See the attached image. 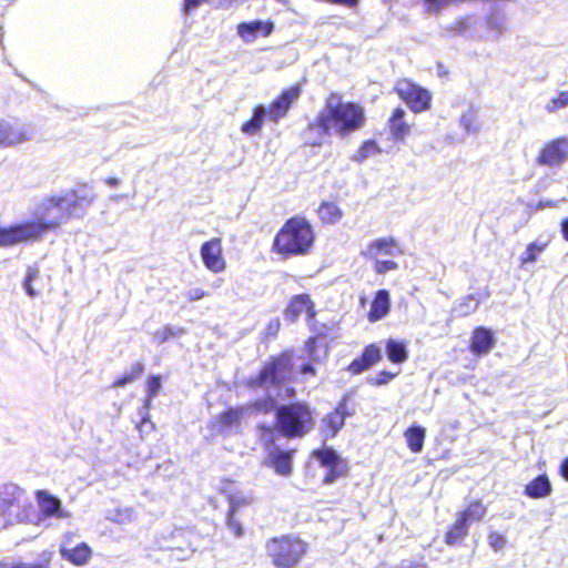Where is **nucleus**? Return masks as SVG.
<instances>
[{"mask_svg": "<svg viewBox=\"0 0 568 568\" xmlns=\"http://www.w3.org/2000/svg\"><path fill=\"white\" fill-rule=\"evenodd\" d=\"M469 526L459 517L453 527L447 531L445 540L448 545L460 541L468 532Z\"/></svg>", "mask_w": 568, "mask_h": 568, "instance_id": "f704fd0d", "label": "nucleus"}, {"mask_svg": "<svg viewBox=\"0 0 568 568\" xmlns=\"http://www.w3.org/2000/svg\"><path fill=\"white\" fill-rule=\"evenodd\" d=\"M68 199V205L73 211V216L80 217L83 214L82 204L90 205L94 199L93 194H90L85 189H79L63 195Z\"/></svg>", "mask_w": 568, "mask_h": 568, "instance_id": "a878e982", "label": "nucleus"}, {"mask_svg": "<svg viewBox=\"0 0 568 568\" xmlns=\"http://www.w3.org/2000/svg\"><path fill=\"white\" fill-rule=\"evenodd\" d=\"M506 16L504 12L498 10H493L487 17H486V26L487 29L496 34V37H499L505 30H506Z\"/></svg>", "mask_w": 568, "mask_h": 568, "instance_id": "72a5a7b5", "label": "nucleus"}, {"mask_svg": "<svg viewBox=\"0 0 568 568\" xmlns=\"http://www.w3.org/2000/svg\"><path fill=\"white\" fill-rule=\"evenodd\" d=\"M244 408H229L219 416V420L224 428L237 425L242 418Z\"/></svg>", "mask_w": 568, "mask_h": 568, "instance_id": "58836bf2", "label": "nucleus"}, {"mask_svg": "<svg viewBox=\"0 0 568 568\" xmlns=\"http://www.w3.org/2000/svg\"><path fill=\"white\" fill-rule=\"evenodd\" d=\"M185 334V329L182 327H173L170 325L164 326L162 329H158L153 334V341L158 344L165 343L169 338L173 336H181Z\"/></svg>", "mask_w": 568, "mask_h": 568, "instance_id": "ea45409f", "label": "nucleus"}, {"mask_svg": "<svg viewBox=\"0 0 568 568\" xmlns=\"http://www.w3.org/2000/svg\"><path fill=\"white\" fill-rule=\"evenodd\" d=\"M379 152H381V149L377 145L376 141L367 140L362 144V146L357 150V152L351 159L354 162L363 163L369 156H372L374 154H378Z\"/></svg>", "mask_w": 568, "mask_h": 568, "instance_id": "e433bc0d", "label": "nucleus"}, {"mask_svg": "<svg viewBox=\"0 0 568 568\" xmlns=\"http://www.w3.org/2000/svg\"><path fill=\"white\" fill-rule=\"evenodd\" d=\"M395 91L413 112H423L430 106V92L409 80L397 81Z\"/></svg>", "mask_w": 568, "mask_h": 568, "instance_id": "6e6552de", "label": "nucleus"}, {"mask_svg": "<svg viewBox=\"0 0 568 568\" xmlns=\"http://www.w3.org/2000/svg\"><path fill=\"white\" fill-rule=\"evenodd\" d=\"M154 397H150V395H146V398L144 399V404L141 407L139 415L141 416V425L139 426L140 430L142 432V428L150 424L151 428H154V425L150 422V414L149 409L151 407V403Z\"/></svg>", "mask_w": 568, "mask_h": 568, "instance_id": "8fccbe9b", "label": "nucleus"}, {"mask_svg": "<svg viewBox=\"0 0 568 568\" xmlns=\"http://www.w3.org/2000/svg\"><path fill=\"white\" fill-rule=\"evenodd\" d=\"M0 568H49V562L48 561L34 562V564H28V562H18V564L0 562Z\"/></svg>", "mask_w": 568, "mask_h": 568, "instance_id": "6e6d98bb", "label": "nucleus"}, {"mask_svg": "<svg viewBox=\"0 0 568 568\" xmlns=\"http://www.w3.org/2000/svg\"><path fill=\"white\" fill-rule=\"evenodd\" d=\"M295 377L294 356L291 351H284L280 355L271 356L264 363L257 375L250 376L245 381V387L254 394L263 393L262 397L252 400L245 409L252 414H268L274 412L281 404L277 403V395L281 389Z\"/></svg>", "mask_w": 568, "mask_h": 568, "instance_id": "f257e3e1", "label": "nucleus"}, {"mask_svg": "<svg viewBox=\"0 0 568 568\" xmlns=\"http://www.w3.org/2000/svg\"><path fill=\"white\" fill-rule=\"evenodd\" d=\"M276 419L280 435L287 439L303 438L315 426L313 409L305 402L281 404Z\"/></svg>", "mask_w": 568, "mask_h": 568, "instance_id": "39448f33", "label": "nucleus"}, {"mask_svg": "<svg viewBox=\"0 0 568 568\" xmlns=\"http://www.w3.org/2000/svg\"><path fill=\"white\" fill-rule=\"evenodd\" d=\"M315 234L311 223L303 216L288 219L276 233L273 248L285 256L305 255L314 244Z\"/></svg>", "mask_w": 568, "mask_h": 568, "instance_id": "7ed1b4c3", "label": "nucleus"}, {"mask_svg": "<svg viewBox=\"0 0 568 568\" xmlns=\"http://www.w3.org/2000/svg\"><path fill=\"white\" fill-rule=\"evenodd\" d=\"M386 355L392 363H404L408 358L405 343L392 338L388 339L386 343Z\"/></svg>", "mask_w": 568, "mask_h": 568, "instance_id": "c756f323", "label": "nucleus"}, {"mask_svg": "<svg viewBox=\"0 0 568 568\" xmlns=\"http://www.w3.org/2000/svg\"><path fill=\"white\" fill-rule=\"evenodd\" d=\"M479 302L474 296L468 295L463 300L462 303L456 307V312L460 316H467L478 308Z\"/></svg>", "mask_w": 568, "mask_h": 568, "instance_id": "37998d69", "label": "nucleus"}, {"mask_svg": "<svg viewBox=\"0 0 568 568\" xmlns=\"http://www.w3.org/2000/svg\"><path fill=\"white\" fill-rule=\"evenodd\" d=\"M193 552L194 549L191 548L190 546L185 548L172 547V556L175 557L178 560L187 559Z\"/></svg>", "mask_w": 568, "mask_h": 568, "instance_id": "4d7b16f0", "label": "nucleus"}, {"mask_svg": "<svg viewBox=\"0 0 568 568\" xmlns=\"http://www.w3.org/2000/svg\"><path fill=\"white\" fill-rule=\"evenodd\" d=\"M31 509V499L23 488L12 483L0 485V518L4 526L27 521Z\"/></svg>", "mask_w": 568, "mask_h": 568, "instance_id": "423d86ee", "label": "nucleus"}, {"mask_svg": "<svg viewBox=\"0 0 568 568\" xmlns=\"http://www.w3.org/2000/svg\"><path fill=\"white\" fill-rule=\"evenodd\" d=\"M187 531L180 528L173 531V538L183 537Z\"/></svg>", "mask_w": 568, "mask_h": 568, "instance_id": "774afa93", "label": "nucleus"}, {"mask_svg": "<svg viewBox=\"0 0 568 568\" xmlns=\"http://www.w3.org/2000/svg\"><path fill=\"white\" fill-rule=\"evenodd\" d=\"M295 450H285L280 446H272L266 453L264 464L275 470L280 476L287 477L293 470V456Z\"/></svg>", "mask_w": 568, "mask_h": 568, "instance_id": "ddd939ff", "label": "nucleus"}, {"mask_svg": "<svg viewBox=\"0 0 568 568\" xmlns=\"http://www.w3.org/2000/svg\"><path fill=\"white\" fill-rule=\"evenodd\" d=\"M377 568H389L386 566H379ZM390 568H427L426 565L412 561V560H402L398 565L390 567Z\"/></svg>", "mask_w": 568, "mask_h": 568, "instance_id": "13d9d810", "label": "nucleus"}, {"mask_svg": "<svg viewBox=\"0 0 568 568\" xmlns=\"http://www.w3.org/2000/svg\"><path fill=\"white\" fill-rule=\"evenodd\" d=\"M144 372V364L141 362H136L119 378H116L112 387L119 388L124 387L128 384L133 383L136 381Z\"/></svg>", "mask_w": 568, "mask_h": 568, "instance_id": "473e14b6", "label": "nucleus"}, {"mask_svg": "<svg viewBox=\"0 0 568 568\" xmlns=\"http://www.w3.org/2000/svg\"><path fill=\"white\" fill-rule=\"evenodd\" d=\"M301 88L300 85H293L284 90L270 105L267 109V116L270 121L277 123L283 119L292 104L300 98Z\"/></svg>", "mask_w": 568, "mask_h": 568, "instance_id": "f8f14e48", "label": "nucleus"}, {"mask_svg": "<svg viewBox=\"0 0 568 568\" xmlns=\"http://www.w3.org/2000/svg\"><path fill=\"white\" fill-rule=\"evenodd\" d=\"M551 493V484L547 475H538L525 487V495L534 498H545Z\"/></svg>", "mask_w": 568, "mask_h": 568, "instance_id": "393cba45", "label": "nucleus"}, {"mask_svg": "<svg viewBox=\"0 0 568 568\" xmlns=\"http://www.w3.org/2000/svg\"><path fill=\"white\" fill-rule=\"evenodd\" d=\"M250 503L251 501L248 498L232 495V496H230V499H229V511L227 513L236 514L241 507L246 506Z\"/></svg>", "mask_w": 568, "mask_h": 568, "instance_id": "603ef678", "label": "nucleus"}, {"mask_svg": "<svg viewBox=\"0 0 568 568\" xmlns=\"http://www.w3.org/2000/svg\"><path fill=\"white\" fill-rule=\"evenodd\" d=\"M318 216L324 223L334 224L341 220L342 211L333 202H323L318 207Z\"/></svg>", "mask_w": 568, "mask_h": 568, "instance_id": "2f4dec72", "label": "nucleus"}, {"mask_svg": "<svg viewBox=\"0 0 568 568\" xmlns=\"http://www.w3.org/2000/svg\"><path fill=\"white\" fill-rule=\"evenodd\" d=\"M486 514V507L480 501L471 503L462 514L460 518L469 526L470 523L479 521Z\"/></svg>", "mask_w": 568, "mask_h": 568, "instance_id": "c9c22d12", "label": "nucleus"}, {"mask_svg": "<svg viewBox=\"0 0 568 568\" xmlns=\"http://www.w3.org/2000/svg\"><path fill=\"white\" fill-rule=\"evenodd\" d=\"M326 469L327 473L323 478L324 485H331L335 483L338 478L345 476L347 471L346 465L344 463L332 467H327Z\"/></svg>", "mask_w": 568, "mask_h": 568, "instance_id": "a19ab883", "label": "nucleus"}, {"mask_svg": "<svg viewBox=\"0 0 568 568\" xmlns=\"http://www.w3.org/2000/svg\"><path fill=\"white\" fill-rule=\"evenodd\" d=\"M398 373H392L388 371L379 372L375 377H368L367 383L373 386H382L388 384Z\"/></svg>", "mask_w": 568, "mask_h": 568, "instance_id": "09e8293b", "label": "nucleus"}, {"mask_svg": "<svg viewBox=\"0 0 568 568\" xmlns=\"http://www.w3.org/2000/svg\"><path fill=\"white\" fill-rule=\"evenodd\" d=\"M33 220L24 222L32 240L41 239L50 230L67 223L73 216L64 196H51L42 200L34 209Z\"/></svg>", "mask_w": 568, "mask_h": 568, "instance_id": "20e7f679", "label": "nucleus"}, {"mask_svg": "<svg viewBox=\"0 0 568 568\" xmlns=\"http://www.w3.org/2000/svg\"><path fill=\"white\" fill-rule=\"evenodd\" d=\"M335 409H336V412H338L342 415V417L345 420L347 417H351V416L355 415V413H356V407L354 404L349 403L348 395L343 396V398L339 400V403L337 404Z\"/></svg>", "mask_w": 568, "mask_h": 568, "instance_id": "49530a36", "label": "nucleus"}, {"mask_svg": "<svg viewBox=\"0 0 568 568\" xmlns=\"http://www.w3.org/2000/svg\"><path fill=\"white\" fill-rule=\"evenodd\" d=\"M203 0H184L183 11L185 14H190L202 4Z\"/></svg>", "mask_w": 568, "mask_h": 568, "instance_id": "052dcab7", "label": "nucleus"}, {"mask_svg": "<svg viewBox=\"0 0 568 568\" xmlns=\"http://www.w3.org/2000/svg\"><path fill=\"white\" fill-rule=\"evenodd\" d=\"M301 373L302 374H314L315 373V368L312 364L307 363V364H303L302 367H301Z\"/></svg>", "mask_w": 568, "mask_h": 568, "instance_id": "0e129e2a", "label": "nucleus"}, {"mask_svg": "<svg viewBox=\"0 0 568 568\" xmlns=\"http://www.w3.org/2000/svg\"><path fill=\"white\" fill-rule=\"evenodd\" d=\"M205 295H206V293L202 288L194 287V288H191L187 291L186 298L190 302H195V301L203 298Z\"/></svg>", "mask_w": 568, "mask_h": 568, "instance_id": "bf43d9fd", "label": "nucleus"}, {"mask_svg": "<svg viewBox=\"0 0 568 568\" xmlns=\"http://www.w3.org/2000/svg\"><path fill=\"white\" fill-rule=\"evenodd\" d=\"M382 348L377 344L367 345L362 355L352 361L348 365L347 371L354 375H358L374 365H376L382 359Z\"/></svg>", "mask_w": 568, "mask_h": 568, "instance_id": "2eb2a0df", "label": "nucleus"}, {"mask_svg": "<svg viewBox=\"0 0 568 568\" xmlns=\"http://www.w3.org/2000/svg\"><path fill=\"white\" fill-rule=\"evenodd\" d=\"M405 438L408 445V448L413 453H420L424 447V442L426 437V429L422 426H410L405 432Z\"/></svg>", "mask_w": 568, "mask_h": 568, "instance_id": "c85d7f7f", "label": "nucleus"}, {"mask_svg": "<svg viewBox=\"0 0 568 568\" xmlns=\"http://www.w3.org/2000/svg\"><path fill=\"white\" fill-rule=\"evenodd\" d=\"M568 106V91H561L559 94L549 100L546 110L550 113Z\"/></svg>", "mask_w": 568, "mask_h": 568, "instance_id": "c03bdc74", "label": "nucleus"}, {"mask_svg": "<svg viewBox=\"0 0 568 568\" xmlns=\"http://www.w3.org/2000/svg\"><path fill=\"white\" fill-rule=\"evenodd\" d=\"M258 438L262 445L265 447L266 453L270 450L272 446H277L275 440L280 435V429L277 428V419L273 425L266 423H260L256 426Z\"/></svg>", "mask_w": 568, "mask_h": 568, "instance_id": "cd10ccee", "label": "nucleus"}, {"mask_svg": "<svg viewBox=\"0 0 568 568\" xmlns=\"http://www.w3.org/2000/svg\"><path fill=\"white\" fill-rule=\"evenodd\" d=\"M547 243H542L540 241L531 242L526 251L520 255V264L524 266L528 263H534L537 261L538 255L545 250Z\"/></svg>", "mask_w": 568, "mask_h": 568, "instance_id": "4c0bfd02", "label": "nucleus"}, {"mask_svg": "<svg viewBox=\"0 0 568 568\" xmlns=\"http://www.w3.org/2000/svg\"><path fill=\"white\" fill-rule=\"evenodd\" d=\"M390 310V295L387 290H378L372 301L368 312L369 322L374 323L384 318Z\"/></svg>", "mask_w": 568, "mask_h": 568, "instance_id": "aec40b11", "label": "nucleus"}, {"mask_svg": "<svg viewBox=\"0 0 568 568\" xmlns=\"http://www.w3.org/2000/svg\"><path fill=\"white\" fill-rule=\"evenodd\" d=\"M344 425L345 419L338 412H336V409L325 415L321 422L320 427L323 442L326 443L328 439L334 438Z\"/></svg>", "mask_w": 568, "mask_h": 568, "instance_id": "412c9836", "label": "nucleus"}, {"mask_svg": "<svg viewBox=\"0 0 568 568\" xmlns=\"http://www.w3.org/2000/svg\"><path fill=\"white\" fill-rule=\"evenodd\" d=\"M27 241H32V239L24 222L9 227H0V247L12 246Z\"/></svg>", "mask_w": 568, "mask_h": 568, "instance_id": "6ab92c4d", "label": "nucleus"}, {"mask_svg": "<svg viewBox=\"0 0 568 568\" xmlns=\"http://www.w3.org/2000/svg\"><path fill=\"white\" fill-rule=\"evenodd\" d=\"M365 112L354 102H343L342 98L332 93L325 106L318 112L315 120L308 123V132L315 133L314 139H307L313 146L322 144V138L334 130L341 138L358 131L365 123Z\"/></svg>", "mask_w": 568, "mask_h": 568, "instance_id": "f03ea898", "label": "nucleus"}, {"mask_svg": "<svg viewBox=\"0 0 568 568\" xmlns=\"http://www.w3.org/2000/svg\"><path fill=\"white\" fill-rule=\"evenodd\" d=\"M312 455L320 463V465L325 468L343 464L339 455L332 447L316 449Z\"/></svg>", "mask_w": 568, "mask_h": 568, "instance_id": "7c9ffc66", "label": "nucleus"}, {"mask_svg": "<svg viewBox=\"0 0 568 568\" xmlns=\"http://www.w3.org/2000/svg\"><path fill=\"white\" fill-rule=\"evenodd\" d=\"M39 277V268L36 266H29L27 268L26 278L23 281V288L28 296L36 297L38 293L32 286V282L36 281Z\"/></svg>", "mask_w": 568, "mask_h": 568, "instance_id": "79ce46f5", "label": "nucleus"}, {"mask_svg": "<svg viewBox=\"0 0 568 568\" xmlns=\"http://www.w3.org/2000/svg\"><path fill=\"white\" fill-rule=\"evenodd\" d=\"M402 253V250L393 237L376 239L362 251V255L366 258H376V256L379 255L395 257Z\"/></svg>", "mask_w": 568, "mask_h": 568, "instance_id": "dca6fc26", "label": "nucleus"}, {"mask_svg": "<svg viewBox=\"0 0 568 568\" xmlns=\"http://www.w3.org/2000/svg\"><path fill=\"white\" fill-rule=\"evenodd\" d=\"M405 110L396 108L388 120L390 134L395 141H403L409 133V125L405 121Z\"/></svg>", "mask_w": 568, "mask_h": 568, "instance_id": "4be33fe9", "label": "nucleus"}, {"mask_svg": "<svg viewBox=\"0 0 568 568\" xmlns=\"http://www.w3.org/2000/svg\"><path fill=\"white\" fill-rule=\"evenodd\" d=\"M60 554L63 559L77 566H81L87 564L91 556V549L84 542H81L73 548H68L65 545H62L60 548Z\"/></svg>", "mask_w": 568, "mask_h": 568, "instance_id": "5701e85b", "label": "nucleus"}, {"mask_svg": "<svg viewBox=\"0 0 568 568\" xmlns=\"http://www.w3.org/2000/svg\"><path fill=\"white\" fill-rule=\"evenodd\" d=\"M265 549L276 568H294L305 555L307 545L298 537L285 535L267 540Z\"/></svg>", "mask_w": 568, "mask_h": 568, "instance_id": "0eeeda50", "label": "nucleus"}, {"mask_svg": "<svg viewBox=\"0 0 568 568\" xmlns=\"http://www.w3.org/2000/svg\"><path fill=\"white\" fill-rule=\"evenodd\" d=\"M561 233L566 241H568V217L564 219L561 222Z\"/></svg>", "mask_w": 568, "mask_h": 568, "instance_id": "69168bd1", "label": "nucleus"}, {"mask_svg": "<svg viewBox=\"0 0 568 568\" xmlns=\"http://www.w3.org/2000/svg\"><path fill=\"white\" fill-rule=\"evenodd\" d=\"M41 513L45 517L67 518L69 514L62 508L61 500L45 490L37 491Z\"/></svg>", "mask_w": 568, "mask_h": 568, "instance_id": "a211bd4d", "label": "nucleus"}, {"mask_svg": "<svg viewBox=\"0 0 568 568\" xmlns=\"http://www.w3.org/2000/svg\"><path fill=\"white\" fill-rule=\"evenodd\" d=\"M475 120V113L471 110H468L462 114L459 124L467 133H476L478 128L474 125Z\"/></svg>", "mask_w": 568, "mask_h": 568, "instance_id": "de8ad7c7", "label": "nucleus"}, {"mask_svg": "<svg viewBox=\"0 0 568 568\" xmlns=\"http://www.w3.org/2000/svg\"><path fill=\"white\" fill-rule=\"evenodd\" d=\"M239 37L245 43L254 42L260 36L268 37L274 31V23L270 20H253L241 22L236 27Z\"/></svg>", "mask_w": 568, "mask_h": 568, "instance_id": "4468645a", "label": "nucleus"}, {"mask_svg": "<svg viewBox=\"0 0 568 568\" xmlns=\"http://www.w3.org/2000/svg\"><path fill=\"white\" fill-rule=\"evenodd\" d=\"M281 323L278 318L272 320L266 327V334L268 336H275L280 329Z\"/></svg>", "mask_w": 568, "mask_h": 568, "instance_id": "680f3d73", "label": "nucleus"}, {"mask_svg": "<svg viewBox=\"0 0 568 568\" xmlns=\"http://www.w3.org/2000/svg\"><path fill=\"white\" fill-rule=\"evenodd\" d=\"M105 183L111 187H116L120 184V180L118 178H106Z\"/></svg>", "mask_w": 568, "mask_h": 568, "instance_id": "338daca9", "label": "nucleus"}, {"mask_svg": "<svg viewBox=\"0 0 568 568\" xmlns=\"http://www.w3.org/2000/svg\"><path fill=\"white\" fill-rule=\"evenodd\" d=\"M267 118V109L264 104H258L254 108L252 118L244 122L241 131L245 134H256L262 130L265 119Z\"/></svg>", "mask_w": 568, "mask_h": 568, "instance_id": "bb28decb", "label": "nucleus"}, {"mask_svg": "<svg viewBox=\"0 0 568 568\" xmlns=\"http://www.w3.org/2000/svg\"><path fill=\"white\" fill-rule=\"evenodd\" d=\"M372 260L374 261V271L378 275H384L389 271L398 268V264L392 260H381L378 256Z\"/></svg>", "mask_w": 568, "mask_h": 568, "instance_id": "a18cd8bd", "label": "nucleus"}, {"mask_svg": "<svg viewBox=\"0 0 568 568\" xmlns=\"http://www.w3.org/2000/svg\"><path fill=\"white\" fill-rule=\"evenodd\" d=\"M161 387V377L159 375L150 376L146 382V395H150V397H156Z\"/></svg>", "mask_w": 568, "mask_h": 568, "instance_id": "3c124183", "label": "nucleus"}, {"mask_svg": "<svg viewBox=\"0 0 568 568\" xmlns=\"http://www.w3.org/2000/svg\"><path fill=\"white\" fill-rule=\"evenodd\" d=\"M226 525L227 528L233 531L235 537H242L243 535V527L239 520L235 519V514L227 513L226 517Z\"/></svg>", "mask_w": 568, "mask_h": 568, "instance_id": "5fc2aeb1", "label": "nucleus"}, {"mask_svg": "<svg viewBox=\"0 0 568 568\" xmlns=\"http://www.w3.org/2000/svg\"><path fill=\"white\" fill-rule=\"evenodd\" d=\"M488 544L495 550H501L506 545V538L504 535L493 531L488 536Z\"/></svg>", "mask_w": 568, "mask_h": 568, "instance_id": "864d4df0", "label": "nucleus"}, {"mask_svg": "<svg viewBox=\"0 0 568 568\" xmlns=\"http://www.w3.org/2000/svg\"><path fill=\"white\" fill-rule=\"evenodd\" d=\"M568 160V136L555 139L545 144L536 162L539 165L558 168Z\"/></svg>", "mask_w": 568, "mask_h": 568, "instance_id": "1a4fd4ad", "label": "nucleus"}, {"mask_svg": "<svg viewBox=\"0 0 568 568\" xmlns=\"http://www.w3.org/2000/svg\"><path fill=\"white\" fill-rule=\"evenodd\" d=\"M312 307L313 303L307 294L295 295L285 308V317L294 322L303 312H308Z\"/></svg>", "mask_w": 568, "mask_h": 568, "instance_id": "b1692460", "label": "nucleus"}, {"mask_svg": "<svg viewBox=\"0 0 568 568\" xmlns=\"http://www.w3.org/2000/svg\"><path fill=\"white\" fill-rule=\"evenodd\" d=\"M33 138V129L30 125L0 120V148H8Z\"/></svg>", "mask_w": 568, "mask_h": 568, "instance_id": "9d476101", "label": "nucleus"}, {"mask_svg": "<svg viewBox=\"0 0 568 568\" xmlns=\"http://www.w3.org/2000/svg\"><path fill=\"white\" fill-rule=\"evenodd\" d=\"M560 471H561L562 477L566 480H568V457L562 460L561 466H560Z\"/></svg>", "mask_w": 568, "mask_h": 568, "instance_id": "e2e57ef3", "label": "nucleus"}, {"mask_svg": "<svg viewBox=\"0 0 568 568\" xmlns=\"http://www.w3.org/2000/svg\"><path fill=\"white\" fill-rule=\"evenodd\" d=\"M495 345V335L490 328L479 326L471 335L470 351L478 356L489 353Z\"/></svg>", "mask_w": 568, "mask_h": 568, "instance_id": "f3484780", "label": "nucleus"}, {"mask_svg": "<svg viewBox=\"0 0 568 568\" xmlns=\"http://www.w3.org/2000/svg\"><path fill=\"white\" fill-rule=\"evenodd\" d=\"M200 255L204 266L213 272L221 273L226 268V262L223 257L222 240L213 237L204 242L200 248Z\"/></svg>", "mask_w": 568, "mask_h": 568, "instance_id": "9b49d317", "label": "nucleus"}]
</instances>
